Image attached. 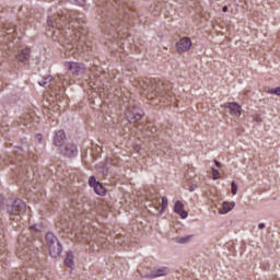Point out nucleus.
<instances>
[{"label":"nucleus","mask_w":280,"mask_h":280,"mask_svg":"<svg viewBox=\"0 0 280 280\" xmlns=\"http://www.w3.org/2000/svg\"><path fill=\"white\" fill-rule=\"evenodd\" d=\"M73 20L70 14L58 13L54 18L47 20V31L51 32L52 40H57L61 45H75L80 40L81 33L71 28Z\"/></svg>","instance_id":"nucleus-1"},{"label":"nucleus","mask_w":280,"mask_h":280,"mask_svg":"<svg viewBox=\"0 0 280 280\" xmlns=\"http://www.w3.org/2000/svg\"><path fill=\"white\" fill-rule=\"evenodd\" d=\"M147 91L148 100H159V102H172L174 93H172V83L163 82L159 79L145 80L142 85Z\"/></svg>","instance_id":"nucleus-2"},{"label":"nucleus","mask_w":280,"mask_h":280,"mask_svg":"<svg viewBox=\"0 0 280 280\" xmlns=\"http://www.w3.org/2000/svg\"><path fill=\"white\" fill-rule=\"evenodd\" d=\"M45 243L50 256L54 258L60 257V254L62 253V244H60V241H58V237H56L54 233L48 232L45 235Z\"/></svg>","instance_id":"nucleus-3"},{"label":"nucleus","mask_w":280,"mask_h":280,"mask_svg":"<svg viewBox=\"0 0 280 280\" xmlns=\"http://www.w3.org/2000/svg\"><path fill=\"white\" fill-rule=\"evenodd\" d=\"M26 209L27 206L22 199H15L14 201H10L2 206V211H5L9 215H21L22 213H25Z\"/></svg>","instance_id":"nucleus-4"},{"label":"nucleus","mask_w":280,"mask_h":280,"mask_svg":"<svg viewBox=\"0 0 280 280\" xmlns=\"http://www.w3.org/2000/svg\"><path fill=\"white\" fill-rule=\"evenodd\" d=\"M126 117L129 124H137L143 118V110L139 106H129L126 112Z\"/></svg>","instance_id":"nucleus-5"},{"label":"nucleus","mask_w":280,"mask_h":280,"mask_svg":"<svg viewBox=\"0 0 280 280\" xmlns=\"http://www.w3.org/2000/svg\"><path fill=\"white\" fill-rule=\"evenodd\" d=\"M191 38L183 37L179 42L176 43V51L177 54H185V51H189L191 49Z\"/></svg>","instance_id":"nucleus-6"},{"label":"nucleus","mask_w":280,"mask_h":280,"mask_svg":"<svg viewBox=\"0 0 280 280\" xmlns=\"http://www.w3.org/2000/svg\"><path fill=\"white\" fill-rule=\"evenodd\" d=\"M65 67L74 75H80V73H84V63L67 61L65 63Z\"/></svg>","instance_id":"nucleus-7"},{"label":"nucleus","mask_w":280,"mask_h":280,"mask_svg":"<svg viewBox=\"0 0 280 280\" xmlns=\"http://www.w3.org/2000/svg\"><path fill=\"white\" fill-rule=\"evenodd\" d=\"M170 275V269L167 267H160L153 269L150 273L145 276L147 279H156L159 277H165Z\"/></svg>","instance_id":"nucleus-8"},{"label":"nucleus","mask_w":280,"mask_h":280,"mask_svg":"<svg viewBox=\"0 0 280 280\" xmlns=\"http://www.w3.org/2000/svg\"><path fill=\"white\" fill-rule=\"evenodd\" d=\"M224 108H229L230 113L235 117H240L242 115V106L235 102L224 103Z\"/></svg>","instance_id":"nucleus-9"},{"label":"nucleus","mask_w":280,"mask_h":280,"mask_svg":"<svg viewBox=\"0 0 280 280\" xmlns=\"http://www.w3.org/2000/svg\"><path fill=\"white\" fill-rule=\"evenodd\" d=\"M61 154L69 158L75 156V154H78V148L75 147V144L68 143L65 145L63 149H61Z\"/></svg>","instance_id":"nucleus-10"},{"label":"nucleus","mask_w":280,"mask_h":280,"mask_svg":"<svg viewBox=\"0 0 280 280\" xmlns=\"http://www.w3.org/2000/svg\"><path fill=\"white\" fill-rule=\"evenodd\" d=\"M174 211L177 213V215H180L183 220L189 215L187 211L185 210V205L180 200H177L174 206Z\"/></svg>","instance_id":"nucleus-11"},{"label":"nucleus","mask_w":280,"mask_h":280,"mask_svg":"<svg viewBox=\"0 0 280 280\" xmlns=\"http://www.w3.org/2000/svg\"><path fill=\"white\" fill-rule=\"evenodd\" d=\"M16 34V26L10 25V26H4L2 31H0V36H4L7 40H10V36H14Z\"/></svg>","instance_id":"nucleus-12"},{"label":"nucleus","mask_w":280,"mask_h":280,"mask_svg":"<svg viewBox=\"0 0 280 280\" xmlns=\"http://www.w3.org/2000/svg\"><path fill=\"white\" fill-rule=\"evenodd\" d=\"M115 32H119L117 30V20H112L110 22L105 23V33L109 34V36H113Z\"/></svg>","instance_id":"nucleus-13"},{"label":"nucleus","mask_w":280,"mask_h":280,"mask_svg":"<svg viewBox=\"0 0 280 280\" xmlns=\"http://www.w3.org/2000/svg\"><path fill=\"white\" fill-rule=\"evenodd\" d=\"M65 139H67V135L65 133V130L57 131L54 138L55 145L60 148L62 143H65Z\"/></svg>","instance_id":"nucleus-14"},{"label":"nucleus","mask_w":280,"mask_h":280,"mask_svg":"<svg viewBox=\"0 0 280 280\" xmlns=\"http://www.w3.org/2000/svg\"><path fill=\"white\" fill-rule=\"evenodd\" d=\"M11 280H32V278L27 277L26 271L19 270L11 273Z\"/></svg>","instance_id":"nucleus-15"},{"label":"nucleus","mask_w":280,"mask_h":280,"mask_svg":"<svg viewBox=\"0 0 280 280\" xmlns=\"http://www.w3.org/2000/svg\"><path fill=\"white\" fill-rule=\"evenodd\" d=\"M30 54H32V51L30 50V48L22 49V50L18 54L16 59H18L20 62H26V60H30Z\"/></svg>","instance_id":"nucleus-16"},{"label":"nucleus","mask_w":280,"mask_h":280,"mask_svg":"<svg viewBox=\"0 0 280 280\" xmlns=\"http://www.w3.org/2000/svg\"><path fill=\"white\" fill-rule=\"evenodd\" d=\"M73 252H67L65 265L67 266V268H71V270H73V268L75 267V262L73 261Z\"/></svg>","instance_id":"nucleus-17"},{"label":"nucleus","mask_w":280,"mask_h":280,"mask_svg":"<svg viewBox=\"0 0 280 280\" xmlns=\"http://www.w3.org/2000/svg\"><path fill=\"white\" fill-rule=\"evenodd\" d=\"M233 207H235V202L229 203V202L224 201V202L222 203L221 209H219V213H220L221 215H224V214L229 213V211H232V210H233Z\"/></svg>","instance_id":"nucleus-18"},{"label":"nucleus","mask_w":280,"mask_h":280,"mask_svg":"<svg viewBox=\"0 0 280 280\" xmlns=\"http://www.w3.org/2000/svg\"><path fill=\"white\" fill-rule=\"evenodd\" d=\"M97 196H106V188L98 182L93 188Z\"/></svg>","instance_id":"nucleus-19"},{"label":"nucleus","mask_w":280,"mask_h":280,"mask_svg":"<svg viewBox=\"0 0 280 280\" xmlns=\"http://www.w3.org/2000/svg\"><path fill=\"white\" fill-rule=\"evenodd\" d=\"M136 16H137V12H135L132 9H126L124 12V21L135 19Z\"/></svg>","instance_id":"nucleus-20"},{"label":"nucleus","mask_w":280,"mask_h":280,"mask_svg":"<svg viewBox=\"0 0 280 280\" xmlns=\"http://www.w3.org/2000/svg\"><path fill=\"white\" fill-rule=\"evenodd\" d=\"M27 121H30V115L26 114L25 117H20L19 120L14 122V126H27Z\"/></svg>","instance_id":"nucleus-21"},{"label":"nucleus","mask_w":280,"mask_h":280,"mask_svg":"<svg viewBox=\"0 0 280 280\" xmlns=\"http://www.w3.org/2000/svg\"><path fill=\"white\" fill-rule=\"evenodd\" d=\"M156 127L154 126V125H152V124H149L148 126H147V132H145V136L147 137H152V135H156Z\"/></svg>","instance_id":"nucleus-22"},{"label":"nucleus","mask_w":280,"mask_h":280,"mask_svg":"<svg viewBox=\"0 0 280 280\" xmlns=\"http://www.w3.org/2000/svg\"><path fill=\"white\" fill-rule=\"evenodd\" d=\"M54 80V78H51V75L45 77L40 82H39V86H44L47 88L49 86V84H51V81Z\"/></svg>","instance_id":"nucleus-23"},{"label":"nucleus","mask_w":280,"mask_h":280,"mask_svg":"<svg viewBox=\"0 0 280 280\" xmlns=\"http://www.w3.org/2000/svg\"><path fill=\"white\" fill-rule=\"evenodd\" d=\"M194 237V235H187V236H183L176 240L177 244H187L188 242L191 241V238Z\"/></svg>","instance_id":"nucleus-24"},{"label":"nucleus","mask_w":280,"mask_h":280,"mask_svg":"<svg viewBox=\"0 0 280 280\" xmlns=\"http://www.w3.org/2000/svg\"><path fill=\"white\" fill-rule=\"evenodd\" d=\"M267 93H269L270 95H278L280 97V88H276V89H268L266 91Z\"/></svg>","instance_id":"nucleus-25"},{"label":"nucleus","mask_w":280,"mask_h":280,"mask_svg":"<svg viewBox=\"0 0 280 280\" xmlns=\"http://www.w3.org/2000/svg\"><path fill=\"white\" fill-rule=\"evenodd\" d=\"M165 209H167V197H162L161 213H163Z\"/></svg>","instance_id":"nucleus-26"},{"label":"nucleus","mask_w":280,"mask_h":280,"mask_svg":"<svg viewBox=\"0 0 280 280\" xmlns=\"http://www.w3.org/2000/svg\"><path fill=\"white\" fill-rule=\"evenodd\" d=\"M231 194L233 196H236L237 195V184L235 182H232L231 183Z\"/></svg>","instance_id":"nucleus-27"},{"label":"nucleus","mask_w":280,"mask_h":280,"mask_svg":"<svg viewBox=\"0 0 280 280\" xmlns=\"http://www.w3.org/2000/svg\"><path fill=\"white\" fill-rule=\"evenodd\" d=\"M100 182H97V179H95V176H91L89 179V185L90 187H95Z\"/></svg>","instance_id":"nucleus-28"},{"label":"nucleus","mask_w":280,"mask_h":280,"mask_svg":"<svg viewBox=\"0 0 280 280\" xmlns=\"http://www.w3.org/2000/svg\"><path fill=\"white\" fill-rule=\"evenodd\" d=\"M212 176L214 180H219L220 178V171L212 167Z\"/></svg>","instance_id":"nucleus-29"},{"label":"nucleus","mask_w":280,"mask_h":280,"mask_svg":"<svg viewBox=\"0 0 280 280\" xmlns=\"http://www.w3.org/2000/svg\"><path fill=\"white\" fill-rule=\"evenodd\" d=\"M196 189H198L197 185H191L189 188V191H196Z\"/></svg>","instance_id":"nucleus-30"},{"label":"nucleus","mask_w":280,"mask_h":280,"mask_svg":"<svg viewBox=\"0 0 280 280\" xmlns=\"http://www.w3.org/2000/svg\"><path fill=\"white\" fill-rule=\"evenodd\" d=\"M79 5H84V0H74Z\"/></svg>","instance_id":"nucleus-31"},{"label":"nucleus","mask_w":280,"mask_h":280,"mask_svg":"<svg viewBox=\"0 0 280 280\" xmlns=\"http://www.w3.org/2000/svg\"><path fill=\"white\" fill-rule=\"evenodd\" d=\"M214 164H215L218 167H222V163H220L218 160H214Z\"/></svg>","instance_id":"nucleus-32"},{"label":"nucleus","mask_w":280,"mask_h":280,"mask_svg":"<svg viewBox=\"0 0 280 280\" xmlns=\"http://www.w3.org/2000/svg\"><path fill=\"white\" fill-rule=\"evenodd\" d=\"M258 229H266V224L265 223H260V224H258Z\"/></svg>","instance_id":"nucleus-33"},{"label":"nucleus","mask_w":280,"mask_h":280,"mask_svg":"<svg viewBox=\"0 0 280 280\" xmlns=\"http://www.w3.org/2000/svg\"><path fill=\"white\" fill-rule=\"evenodd\" d=\"M222 11H223V12H229V7H228V5H224V7L222 8Z\"/></svg>","instance_id":"nucleus-34"},{"label":"nucleus","mask_w":280,"mask_h":280,"mask_svg":"<svg viewBox=\"0 0 280 280\" xmlns=\"http://www.w3.org/2000/svg\"><path fill=\"white\" fill-rule=\"evenodd\" d=\"M255 121H261V118L260 117H256Z\"/></svg>","instance_id":"nucleus-35"},{"label":"nucleus","mask_w":280,"mask_h":280,"mask_svg":"<svg viewBox=\"0 0 280 280\" xmlns=\"http://www.w3.org/2000/svg\"><path fill=\"white\" fill-rule=\"evenodd\" d=\"M38 140L40 141L43 139V136L42 135H38L37 136Z\"/></svg>","instance_id":"nucleus-36"},{"label":"nucleus","mask_w":280,"mask_h":280,"mask_svg":"<svg viewBox=\"0 0 280 280\" xmlns=\"http://www.w3.org/2000/svg\"><path fill=\"white\" fill-rule=\"evenodd\" d=\"M0 91H1V81H0Z\"/></svg>","instance_id":"nucleus-37"}]
</instances>
